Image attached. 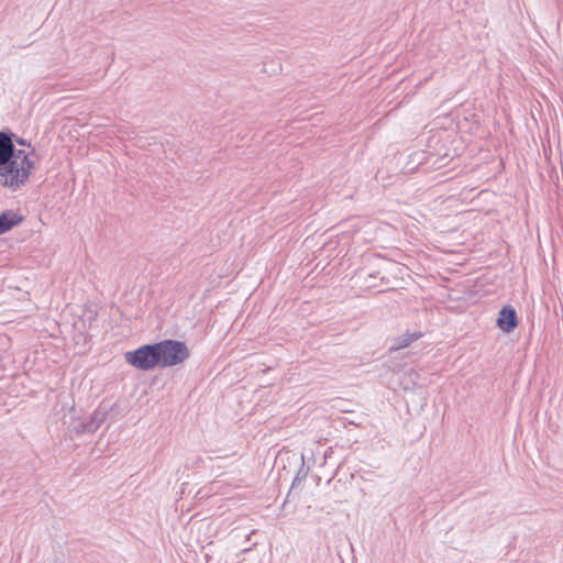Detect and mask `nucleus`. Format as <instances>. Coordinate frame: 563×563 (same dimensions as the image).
<instances>
[{"label": "nucleus", "instance_id": "6", "mask_svg": "<svg viewBox=\"0 0 563 563\" xmlns=\"http://www.w3.org/2000/svg\"><path fill=\"white\" fill-rule=\"evenodd\" d=\"M421 336H422L421 332L407 331L406 333H404L402 335H400L394 340V345L390 346V350L397 351L400 349H405Z\"/></svg>", "mask_w": 563, "mask_h": 563}, {"label": "nucleus", "instance_id": "3", "mask_svg": "<svg viewBox=\"0 0 563 563\" xmlns=\"http://www.w3.org/2000/svg\"><path fill=\"white\" fill-rule=\"evenodd\" d=\"M124 358L128 364L140 371L147 372L159 367L154 343L144 344L133 351L125 352Z\"/></svg>", "mask_w": 563, "mask_h": 563}, {"label": "nucleus", "instance_id": "7", "mask_svg": "<svg viewBox=\"0 0 563 563\" xmlns=\"http://www.w3.org/2000/svg\"><path fill=\"white\" fill-rule=\"evenodd\" d=\"M73 430L77 434L93 433V432H96V427H95L93 422H90V420L88 418H86L84 420L74 422Z\"/></svg>", "mask_w": 563, "mask_h": 563}, {"label": "nucleus", "instance_id": "11", "mask_svg": "<svg viewBox=\"0 0 563 563\" xmlns=\"http://www.w3.org/2000/svg\"><path fill=\"white\" fill-rule=\"evenodd\" d=\"M377 274H378V273L369 274V276H368V277H369V278H372V279H376V278H377Z\"/></svg>", "mask_w": 563, "mask_h": 563}, {"label": "nucleus", "instance_id": "8", "mask_svg": "<svg viewBox=\"0 0 563 563\" xmlns=\"http://www.w3.org/2000/svg\"><path fill=\"white\" fill-rule=\"evenodd\" d=\"M108 416V411L106 409L98 408L95 412L88 417L90 422H93L96 427V431L100 428V426L104 422Z\"/></svg>", "mask_w": 563, "mask_h": 563}, {"label": "nucleus", "instance_id": "10", "mask_svg": "<svg viewBox=\"0 0 563 563\" xmlns=\"http://www.w3.org/2000/svg\"><path fill=\"white\" fill-rule=\"evenodd\" d=\"M19 144V145H22V146H31L30 143L26 142V140L15 135V137H13V144L15 145Z\"/></svg>", "mask_w": 563, "mask_h": 563}, {"label": "nucleus", "instance_id": "1", "mask_svg": "<svg viewBox=\"0 0 563 563\" xmlns=\"http://www.w3.org/2000/svg\"><path fill=\"white\" fill-rule=\"evenodd\" d=\"M13 137L12 131H0V184L16 189L29 180L35 163L24 150L15 148Z\"/></svg>", "mask_w": 563, "mask_h": 563}, {"label": "nucleus", "instance_id": "9", "mask_svg": "<svg viewBox=\"0 0 563 563\" xmlns=\"http://www.w3.org/2000/svg\"><path fill=\"white\" fill-rule=\"evenodd\" d=\"M307 472H308L307 470L303 471V468L301 467L298 471V473H297V475H296V477H295V479L292 482V486L296 484V482L301 481L302 478H305L307 476Z\"/></svg>", "mask_w": 563, "mask_h": 563}, {"label": "nucleus", "instance_id": "4", "mask_svg": "<svg viewBox=\"0 0 563 563\" xmlns=\"http://www.w3.org/2000/svg\"><path fill=\"white\" fill-rule=\"evenodd\" d=\"M496 324L505 333L512 332L518 325L516 309L510 305L504 306L499 310Z\"/></svg>", "mask_w": 563, "mask_h": 563}, {"label": "nucleus", "instance_id": "5", "mask_svg": "<svg viewBox=\"0 0 563 563\" xmlns=\"http://www.w3.org/2000/svg\"><path fill=\"white\" fill-rule=\"evenodd\" d=\"M24 220L23 216L14 210H4L0 213V235L9 232Z\"/></svg>", "mask_w": 563, "mask_h": 563}, {"label": "nucleus", "instance_id": "2", "mask_svg": "<svg viewBox=\"0 0 563 563\" xmlns=\"http://www.w3.org/2000/svg\"><path fill=\"white\" fill-rule=\"evenodd\" d=\"M154 346H156L161 368L178 365L190 356V352L183 341L165 339L154 343Z\"/></svg>", "mask_w": 563, "mask_h": 563}]
</instances>
